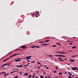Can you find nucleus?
Segmentation results:
<instances>
[{
	"label": "nucleus",
	"mask_w": 78,
	"mask_h": 78,
	"mask_svg": "<svg viewBox=\"0 0 78 78\" xmlns=\"http://www.w3.org/2000/svg\"><path fill=\"white\" fill-rule=\"evenodd\" d=\"M20 59V58H18L15 59H14V61H15V62H19V61H20V59Z\"/></svg>",
	"instance_id": "1"
},
{
	"label": "nucleus",
	"mask_w": 78,
	"mask_h": 78,
	"mask_svg": "<svg viewBox=\"0 0 78 78\" xmlns=\"http://www.w3.org/2000/svg\"><path fill=\"white\" fill-rule=\"evenodd\" d=\"M30 57H31V56H28L27 57L25 58V59H26V60H28V59H31V58H30Z\"/></svg>",
	"instance_id": "2"
},
{
	"label": "nucleus",
	"mask_w": 78,
	"mask_h": 78,
	"mask_svg": "<svg viewBox=\"0 0 78 78\" xmlns=\"http://www.w3.org/2000/svg\"><path fill=\"white\" fill-rule=\"evenodd\" d=\"M71 69H73V70H78V68H77V67H75L74 68H72Z\"/></svg>",
	"instance_id": "3"
},
{
	"label": "nucleus",
	"mask_w": 78,
	"mask_h": 78,
	"mask_svg": "<svg viewBox=\"0 0 78 78\" xmlns=\"http://www.w3.org/2000/svg\"><path fill=\"white\" fill-rule=\"evenodd\" d=\"M20 54L19 53V54H14L13 55H12V57H14V56H16V55H19Z\"/></svg>",
	"instance_id": "4"
},
{
	"label": "nucleus",
	"mask_w": 78,
	"mask_h": 78,
	"mask_svg": "<svg viewBox=\"0 0 78 78\" xmlns=\"http://www.w3.org/2000/svg\"><path fill=\"white\" fill-rule=\"evenodd\" d=\"M69 61L71 62H75V60H72V59H70L69 60Z\"/></svg>",
	"instance_id": "5"
},
{
	"label": "nucleus",
	"mask_w": 78,
	"mask_h": 78,
	"mask_svg": "<svg viewBox=\"0 0 78 78\" xmlns=\"http://www.w3.org/2000/svg\"><path fill=\"white\" fill-rule=\"evenodd\" d=\"M11 63H9V64H4L2 65V66H6L7 65H9Z\"/></svg>",
	"instance_id": "6"
},
{
	"label": "nucleus",
	"mask_w": 78,
	"mask_h": 78,
	"mask_svg": "<svg viewBox=\"0 0 78 78\" xmlns=\"http://www.w3.org/2000/svg\"><path fill=\"white\" fill-rule=\"evenodd\" d=\"M9 58H8L7 59H5L3 61V62H5V61H7V60H8V59H9Z\"/></svg>",
	"instance_id": "7"
},
{
	"label": "nucleus",
	"mask_w": 78,
	"mask_h": 78,
	"mask_svg": "<svg viewBox=\"0 0 78 78\" xmlns=\"http://www.w3.org/2000/svg\"><path fill=\"white\" fill-rule=\"evenodd\" d=\"M55 56H60L61 57H62V55H55Z\"/></svg>",
	"instance_id": "8"
},
{
	"label": "nucleus",
	"mask_w": 78,
	"mask_h": 78,
	"mask_svg": "<svg viewBox=\"0 0 78 78\" xmlns=\"http://www.w3.org/2000/svg\"><path fill=\"white\" fill-rule=\"evenodd\" d=\"M9 75V74H6V72L5 73V74H4V76H8Z\"/></svg>",
	"instance_id": "9"
},
{
	"label": "nucleus",
	"mask_w": 78,
	"mask_h": 78,
	"mask_svg": "<svg viewBox=\"0 0 78 78\" xmlns=\"http://www.w3.org/2000/svg\"><path fill=\"white\" fill-rule=\"evenodd\" d=\"M24 75H28V74L27 73H25L24 74Z\"/></svg>",
	"instance_id": "10"
},
{
	"label": "nucleus",
	"mask_w": 78,
	"mask_h": 78,
	"mask_svg": "<svg viewBox=\"0 0 78 78\" xmlns=\"http://www.w3.org/2000/svg\"><path fill=\"white\" fill-rule=\"evenodd\" d=\"M66 53H67L66 52H61V54H66Z\"/></svg>",
	"instance_id": "11"
},
{
	"label": "nucleus",
	"mask_w": 78,
	"mask_h": 78,
	"mask_svg": "<svg viewBox=\"0 0 78 78\" xmlns=\"http://www.w3.org/2000/svg\"><path fill=\"white\" fill-rule=\"evenodd\" d=\"M49 44H41V45H48Z\"/></svg>",
	"instance_id": "12"
},
{
	"label": "nucleus",
	"mask_w": 78,
	"mask_h": 78,
	"mask_svg": "<svg viewBox=\"0 0 78 78\" xmlns=\"http://www.w3.org/2000/svg\"><path fill=\"white\" fill-rule=\"evenodd\" d=\"M21 47L22 48H26L25 47L23 46H21Z\"/></svg>",
	"instance_id": "13"
},
{
	"label": "nucleus",
	"mask_w": 78,
	"mask_h": 78,
	"mask_svg": "<svg viewBox=\"0 0 78 78\" xmlns=\"http://www.w3.org/2000/svg\"><path fill=\"white\" fill-rule=\"evenodd\" d=\"M48 56H49V57H52L53 56L52 55H47Z\"/></svg>",
	"instance_id": "14"
},
{
	"label": "nucleus",
	"mask_w": 78,
	"mask_h": 78,
	"mask_svg": "<svg viewBox=\"0 0 78 78\" xmlns=\"http://www.w3.org/2000/svg\"><path fill=\"white\" fill-rule=\"evenodd\" d=\"M19 66L20 67H22V66H23V65H21L20 66Z\"/></svg>",
	"instance_id": "15"
},
{
	"label": "nucleus",
	"mask_w": 78,
	"mask_h": 78,
	"mask_svg": "<svg viewBox=\"0 0 78 78\" xmlns=\"http://www.w3.org/2000/svg\"><path fill=\"white\" fill-rule=\"evenodd\" d=\"M76 47H75V46H73L72 48H76Z\"/></svg>",
	"instance_id": "16"
},
{
	"label": "nucleus",
	"mask_w": 78,
	"mask_h": 78,
	"mask_svg": "<svg viewBox=\"0 0 78 78\" xmlns=\"http://www.w3.org/2000/svg\"><path fill=\"white\" fill-rule=\"evenodd\" d=\"M56 44H58V45H61V44L59 43H57Z\"/></svg>",
	"instance_id": "17"
},
{
	"label": "nucleus",
	"mask_w": 78,
	"mask_h": 78,
	"mask_svg": "<svg viewBox=\"0 0 78 78\" xmlns=\"http://www.w3.org/2000/svg\"><path fill=\"white\" fill-rule=\"evenodd\" d=\"M35 46H31V48H34L35 47Z\"/></svg>",
	"instance_id": "18"
},
{
	"label": "nucleus",
	"mask_w": 78,
	"mask_h": 78,
	"mask_svg": "<svg viewBox=\"0 0 78 78\" xmlns=\"http://www.w3.org/2000/svg\"><path fill=\"white\" fill-rule=\"evenodd\" d=\"M49 41H50V40H47L45 41V42H48Z\"/></svg>",
	"instance_id": "19"
},
{
	"label": "nucleus",
	"mask_w": 78,
	"mask_h": 78,
	"mask_svg": "<svg viewBox=\"0 0 78 78\" xmlns=\"http://www.w3.org/2000/svg\"><path fill=\"white\" fill-rule=\"evenodd\" d=\"M57 53H61V51H57Z\"/></svg>",
	"instance_id": "20"
},
{
	"label": "nucleus",
	"mask_w": 78,
	"mask_h": 78,
	"mask_svg": "<svg viewBox=\"0 0 78 78\" xmlns=\"http://www.w3.org/2000/svg\"><path fill=\"white\" fill-rule=\"evenodd\" d=\"M35 47H36V48H40V47L38 46H35Z\"/></svg>",
	"instance_id": "21"
},
{
	"label": "nucleus",
	"mask_w": 78,
	"mask_h": 78,
	"mask_svg": "<svg viewBox=\"0 0 78 78\" xmlns=\"http://www.w3.org/2000/svg\"><path fill=\"white\" fill-rule=\"evenodd\" d=\"M58 61H64V60H58Z\"/></svg>",
	"instance_id": "22"
},
{
	"label": "nucleus",
	"mask_w": 78,
	"mask_h": 78,
	"mask_svg": "<svg viewBox=\"0 0 78 78\" xmlns=\"http://www.w3.org/2000/svg\"><path fill=\"white\" fill-rule=\"evenodd\" d=\"M40 78H44V77L42 76H40Z\"/></svg>",
	"instance_id": "23"
},
{
	"label": "nucleus",
	"mask_w": 78,
	"mask_h": 78,
	"mask_svg": "<svg viewBox=\"0 0 78 78\" xmlns=\"http://www.w3.org/2000/svg\"><path fill=\"white\" fill-rule=\"evenodd\" d=\"M18 78V76H16L14 77V78Z\"/></svg>",
	"instance_id": "24"
},
{
	"label": "nucleus",
	"mask_w": 78,
	"mask_h": 78,
	"mask_svg": "<svg viewBox=\"0 0 78 78\" xmlns=\"http://www.w3.org/2000/svg\"><path fill=\"white\" fill-rule=\"evenodd\" d=\"M29 78H31V75H30L29 76H28Z\"/></svg>",
	"instance_id": "25"
},
{
	"label": "nucleus",
	"mask_w": 78,
	"mask_h": 78,
	"mask_svg": "<svg viewBox=\"0 0 78 78\" xmlns=\"http://www.w3.org/2000/svg\"><path fill=\"white\" fill-rule=\"evenodd\" d=\"M52 47H56V45H53L52 46Z\"/></svg>",
	"instance_id": "26"
},
{
	"label": "nucleus",
	"mask_w": 78,
	"mask_h": 78,
	"mask_svg": "<svg viewBox=\"0 0 78 78\" xmlns=\"http://www.w3.org/2000/svg\"><path fill=\"white\" fill-rule=\"evenodd\" d=\"M54 73H56V72H57V71H56V70H54Z\"/></svg>",
	"instance_id": "27"
},
{
	"label": "nucleus",
	"mask_w": 78,
	"mask_h": 78,
	"mask_svg": "<svg viewBox=\"0 0 78 78\" xmlns=\"http://www.w3.org/2000/svg\"><path fill=\"white\" fill-rule=\"evenodd\" d=\"M62 73H59V75H62Z\"/></svg>",
	"instance_id": "28"
},
{
	"label": "nucleus",
	"mask_w": 78,
	"mask_h": 78,
	"mask_svg": "<svg viewBox=\"0 0 78 78\" xmlns=\"http://www.w3.org/2000/svg\"><path fill=\"white\" fill-rule=\"evenodd\" d=\"M5 73V72H2L1 73V74H3V73Z\"/></svg>",
	"instance_id": "29"
},
{
	"label": "nucleus",
	"mask_w": 78,
	"mask_h": 78,
	"mask_svg": "<svg viewBox=\"0 0 78 78\" xmlns=\"http://www.w3.org/2000/svg\"><path fill=\"white\" fill-rule=\"evenodd\" d=\"M33 62H35V61H31L32 63H33Z\"/></svg>",
	"instance_id": "30"
},
{
	"label": "nucleus",
	"mask_w": 78,
	"mask_h": 78,
	"mask_svg": "<svg viewBox=\"0 0 78 78\" xmlns=\"http://www.w3.org/2000/svg\"><path fill=\"white\" fill-rule=\"evenodd\" d=\"M72 75V73H69V75L70 76H71Z\"/></svg>",
	"instance_id": "31"
},
{
	"label": "nucleus",
	"mask_w": 78,
	"mask_h": 78,
	"mask_svg": "<svg viewBox=\"0 0 78 78\" xmlns=\"http://www.w3.org/2000/svg\"><path fill=\"white\" fill-rule=\"evenodd\" d=\"M28 64L27 65H26L24 66V67H25V66H28Z\"/></svg>",
	"instance_id": "32"
},
{
	"label": "nucleus",
	"mask_w": 78,
	"mask_h": 78,
	"mask_svg": "<svg viewBox=\"0 0 78 78\" xmlns=\"http://www.w3.org/2000/svg\"><path fill=\"white\" fill-rule=\"evenodd\" d=\"M66 56H65L64 55H62V57H66Z\"/></svg>",
	"instance_id": "33"
},
{
	"label": "nucleus",
	"mask_w": 78,
	"mask_h": 78,
	"mask_svg": "<svg viewBox=\"0 0 78 78\" xmlns=\"http://www.w3.org/2000/svg\"><path fill=\"white\" fill-rule=\"evenodd\" d=\"M14 73V72L13 71V72H11L10 73V74H12V73Z\"/></svg>",
	"instance_id": "34"
},
{
	"label": "nucleus",
	"mask_w": 78,
	"mask_h": 78,
	"mask_svg": "<svg viewBox=\"0 0 78 78\" xmlns=\"http://www.w3.org/2000/svg\"><path fill=\"white\" fill-rule=\"evenodd\" d=\"M37 14L38 15H39V12H37Z\"/></svg>",
	"instance_id": "35"
},
{
	"label": "nucleus",
	"mask_w": 78,
	"mask_h": 78,
	"mask_svg": "<svg viewBox=\"0 0 78 78\" xmlns=\"http://www.w3.org/2000/svg\"><path fill=\"white\" fill-rule=\"evenodd\" d=\"M46 69H49V68H48V67H46Z\"/></svg>",
	"instance_id": "36"
},
{
	"label": "nucleus",
	"mask_w": 78,
	"mask_h": 78,
	"mask_svg": "<svg viewBox=\"0 0 78 78\" xmlns=\"http://www.w3.org/2000/svg\"><path fill=\"white\" fill-rule=\"evenodd\" d=\"M37 64H41V63L39 62H37Z\"/></svg>",
	"instance_id": "37"
},
{
	"label": "nucleus",
	"mask_w": 78,
	"mask_h": 78,
	"mask_svg": "<svg viewBox=\"0 0 78 78\" xmlns=\"http://www.w3.org/2000/svg\"><path fill=\"white\" fill-rule=\"evenodd\" d=\"M77 56V55L73 56H72V57H75V56Z\"/></svg>",
	"instance_id": "38"
},
{
	"label": "nucleus",
	"mask_w": 78,
	"mask_h": 78,
	"mask_svg": "<svg viewBox=\"0 0 78 78\" xmlns=\"http://www.w3.org/2000/svg\"><path fill=\"white\" fill-rule=\"evenodd\" d=\"M58 67H55V69H57V70H58Z\"/></svg>",
	"instance_id": "39"
},
{
	"label": "nucleus",
	"mask_w": 78,
	"mask_h": 78,
	"mask_svg": "<svg viewBox=\"0 0 78 78\" xmlns=\"http://www.w3.org/2000/svg\"><path fill=\"white\" fill-rule=\"evenodd\" d=\"M68 78H72V76H68Z\"/></svg>",
	"instance_id": "40"
},
{
	"label": "nucleus",
	"mask_w": 78,
	"mask_h": 78,
	"mask_svg": "<svg viewBox=\"0 0 78 78\" xmlns=\"http://www.w3.org/2000/svg\"><path fill=\"white\" fill-rule=\"evenodd\" d=\"M35 76H32L33 78H34V77H35Z\"/></svg>",
	"instance_id": "41"
},
{
	"label": "nucleus",
	"mask_w": 78,
	"mask_h": 78,
	"mask_svg": "<svg viewBox=\"0 0 78 78\" xmlns=\"http://www.w3.org/2000/svg\"><path fill=\"white\" fill-rule=\"evenodd\" d=\"M67 42H72V41H69V40H68L67 41Z\"/></svg>",
	"instance_id": "42"
},
{
	"label": "nucleus",
	"mask_w": 78,
	"mask_h": 78,
	"mask_svg": "<svg viewBox=\"0 0 78 78\" xmlns=\"http://www.w3.org/2000/svg\"><path fill=\"white\" fill-rule=\"evenodd\" d=\"M72 44H73V43H69V45H71Z\"/></svg>",
	"instance_id": "43"
},
{
	"label": "nucleus",
	"mask_w": 78,
	"mask_h": 78,
	"mask_svg": "<svg viewBox=\"0 0 78 78\" xmlns=\"http://www.w3.org/2000/svg\"><path fill=\"white\" fill-rule=\"evenodd\" d=\"M12 55L10 56V58H9V59H10V58H12Z\"/></svg>",
	"instance_id": "44"
},
{
	"label": "nucleus",
	"mask_w": 78,
	"mask_h": 78,
	"mask_svg": "<svg viewBox=\"0 0 78 78\" xmlns=\"http://www.w3.org/2000/svg\"><path fill=\"white\" fill-rule=\"evenodd\" d=\"M17 71H18V70L13 71L14 73V72H17Z\"/></svg>",
	"instance_id": "45"
},
{
	"label": "nucleus",
	"mask_w": 78,
	"mask_h": 78,
	"mask_svg": "<svg viewBox=\"0 0 78 78\" xmlns=\"http://www.w3.org/2000/svg\"><path fill=\"white\" fill-rule=\"evenodd\" d=\"M16 67H19V66H16Z\"/></svg>",
	"instance_id": "46"
},
{
	"label": "nucleus",
	"mask_w": 78,
	"mask_h": 78,
	"mask_svg": "<svg viewBox=\"0 0 78 78\" xmlns=\"http://www.w3.org/2000/svg\"><path fill=\"white\" fill-rule=\"evenodd\" d=\"M27 62H30V61L29 60H28L27 61Z\"/></svg>",
	"instance_id": "47"
},
{
	"label": "nucleus",
	"mask_w": 78,
	"mask_h": 78,
	"mask_svg": "<svg viewBox=\"0 0 78 78\" xmlns=\"http://www.w3.org/2000/svg\"><path fill=\"white\" fill-rule=\"evenodd\" d=\"M36 17H37V15H36Z\"/></svg>",
	"instance_id": "48"
},
{
	"label": "nucleus",
	"mask_w": 78,
	"mask_h": 78,
	"mask_svg": "<svg viewBox=\"0 0 78 78\" xmlns=\"http://www.w3.org/2000/svg\"><path fill=\"white\" fill-rule=\"evenodd\" d=\"M22 72H20V73H20V74H22Z\"/></svg>",
	"instance_id": "49"
},
{
	"label": "nucleus",
	"mask_w": 78,
	"mask_h": 78,
	"mask_svg": "<svg viewBox=\"0 0 78 78\" xmlns=\"http://www.w3.org/2000/svg\"><path fill=\"white\" fill-rule=\"evenodd\" d=\"M44 66V67H47V66L46 65H45Z\"/></svg>",
	"instance_id": "50"
},
{
	"label": "nucleus",
	"mask_w": 78,
	"mask_h": 78,
	"mask_svg": "<svg viewBox=\"0 0 78 78\" xmlns=\"http://www.w3.org/2000/svg\"><path fill=\"white\" fill-rule=\"evenodd\" d=\"M17 50H20V49H16V51H17Z\"/></svg>",
	"instance_id": "51"
},
{
	"label": "nucleus",
	"mask_w": 78,
	"mask_h": 78,
	"mask_svg": "<svg viewBox=\"0 0 78 78\" xmlns=\"http://www.w3.org/2000/svg\"><path fill=\"white\" fill-rule=\"evenodd\" d=\"M44 43V42L43 41H42V42H40V43Z\"/></svg>",
	"instance_id": "52"
},
{
	"label": "nucleus",
	"mask_w": 78,
	"mask_h": 78,
	"mask_svg": "<svg viewBox=\"0 0 78 78\" xmlns=\"http://www.w3.org/2000/svg\"><path fill=\"white\" fill-rule=\"evenodd\" d=\"M58 59H61V58H58Z\"/></svg>",
	"instance_id": "53"
},
{
	"label": "nucleus",
	"mask_w": 78,
	"mask_h": 78,
	"mask_svg": "<svg viewBox=\"0 0 78 78\" xmlns=\"http://www.w3.org/2000/svg\"><path fill=\"white\" fill-rule=\"evenodd\" d=\"M50 76H48V78H50Z\"/></svg>",
	"instance_id": "54"
},
{
	"label": "nucleus",
	"mask_w": 78,
	"mask_h": 78,
	"mask_svg": "<svg viewBox=\"0 0 78 78\" xmlns=\"http://www.w3.org/2000/svg\"><path fill=\"white\" fill-rule=\"evenodd\" d=\"M37 68H38V69H40V67H37Z\"/></svg>",
	"instance_id": "55"
},
{
	"label": "nucleus",
	"mask_w": 78,
	"mask_h": 78,
	"mask_svg": "<svg viewBox=\"0 0 78 78\" xmlns=\"http://www.w3.org/2000/svg\"><path fill=\"white\" fill-rule=\"evenodd\" d=\"M37 72H39V71H38V70H37Z\"/></svg>",
	"instance_id": "56"
},
{
	"label": "nucleus",
	"mask_w": 78,
	"mask_h": 78,
	"mask_svg": "<svg viewBox=\"0 0 78 78\" xmlns=\"http://www.w3.org/2000/svg\"><path fill=\"white\" fill-rule=\"evenodd\" d=\"M16 70H18V69H15Z\"/></svg>",
	"instance_id": "57"
},
{
	"label": "nucleus",
	"mask_w": 78,
	"mask_h": 78,
	"mask_svg": "<svg viewBox=\"0 0 78 78\" xmlns=\"http://www.w3.org/2000/svg\"><path fill=\"white\" fill-rule=\"evenodd\" d=\"M69 51V52H70L71 51Z\"/></svg>",
	"instance_id": "58"
},
{
	"label": "nucleus",
	"mask_w": 78,
	"mask_h": 78,
	"mask_svg": "<svg viewBox=\"0 0 78 78\" xmlns=\"http://www.w3.org/2000/svg\"><path fill=\"white\" fill-rule=\"evenodd\" d=\"M45 78H47V76H46L45 77Z\"/></svg>",
	"instance_id": "59"
},
{
	"label": "nucleus",
	"mask_w": 78,
	"mask_h": 78,
	"mask_svg": "<svg viewBox=\"0 0 78 78\" xmlns=\"http://www.w3.org/2000/svg\"><path fill=\"white\" fill-rule=\"evenodd\" d=\"M72 76V77H73V76H74V75Z\"/></svg>",
	"instance_id": "60"
},
{
	"label": "nucleus",
	"mask_w": 78,
	"mask_h": 78,
	"mask_svg": "<svg viewBox=\"0 0 78 78\" xmlns=\"http://www.w3.org/2000/svg\"><path fill=\"white\" fill-rule=\"evenodd\" d=\"M36 78H38V77H36Z\"/></svg>",
	"instance_id": "61"
},
{
	"label": "nucleus",
	"mask_w": 78,
	"mask_h": 78,
	"mask_svg": "<svg viewBox=\"0 0 78 78\" xmlns=\"http://www.w3.org/2000/svg\"><path fill=\"white\" fill-rule=\"evenodd\" d=\"M55 78H58V77H57V76H55Z\"/></svg>",
	"instance_id": "62"
},
{
	"label": "nucleus",
	"mask_w": 78,
	"mask_h": 78,
	"mask_svg": "<svg viewBox=\"0 0 78 78\" xmlns=\"http://www.w3.org/2000/svg\"><path fill=\"white\" fill-rule=\"evenodd\" d=\"M44 74H45V73L44 72Z\"/></svg>",
	"instance_id": "63"
},
{
	"label": "nucleus",
	"mask_w": 78,
	"mask_h": 78,
	"mask_svg": "<svg viewBox=\"0 0 78 78\" xmlns=\"http://www.w3.org/2000/svg\"><path fill=\"white\" fill-rule=\"evenodd\" d=\"M66 59H67V58H65L64 60H66Z\"/></svg>",
	"instance_id": "64"
}]
</instances>
